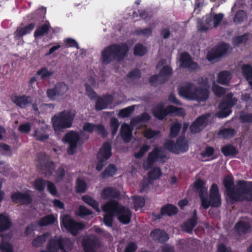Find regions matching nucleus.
<instances>
[{
	"mask_svg": "<svg viewBox=\"0 0 252 252\" xmlns=\"http://www.w3.org/2000/svg\"><path fill=\"white\" fill-rule=\"evenodd\" d=\"M209 85L206 79H202L201 81L195 85L190 82H186L178 89V93L185 99L204 101L209 97Z\"/></svg>",
	"mask_w": 252,
	"mask_h": 252,
	"instance_id": "obj_1",
	"label": "nucleus"
},
{
	"mask_svg": "<svg viewBox=\"0 0 252 252\" xmlns=\"http://www.w3.org/2000/svg\"><path fill=\"white\" fill-rule=\"evenodd\" d=\"M102 210L106 213L104 216L103 221L107 226L112 225L113 216H116L120 222L125 224L130 221L131 213L130 210L116 201L112 200L106 203L103 206Z\"/></svg>",
	"mask_w": 252,
	"mask_h": 252,
	"instance_id": "obj_2",
	"label": "nucleus"
},
{
	"mask_svg": "<svg viewBox=\"0 0 252 252\" xmlns=\"http://www.w3.org/2000/svg\"><path fill=\"white\" fill-rule=\"evenodd\" d=\"M223 184L228 196L234 200H252V183L239 181L237 186L233 187V180L231 177H226Z\"/></svg>",
	"mask_w": 252,
	"mask_h": 252,
	"instance_id": "obj_3",
	"label": "nucleus"
},
{
	"mask_svg": "<svg viewBox=\"0 0 252 252\" xmlns=\"http://www.w3.org/2000/svg\"><path fill=\"white\" fill-rule=\"evenodd\" d=\"M194 187L196 190L198 191L201 199V204L205 209H207L210 206L213 207H219L221 204L220 195L219 193V189L217 186L212 184L210 193L209 199L207 198L208 187L205 186V183L201 180H198L194 183Z\"/></svg>",
	"mask_w": 252,
	"mask_h": 252,
	"instance_id": "obj_4",
	"label": "nucleus"
},
{
	"mask_svg": "<svg viewBox=\"0 0 252 252\" xmlns=\"http://www.w3.org/2000/svg\"><path fill=\"white\" fill-rule=\"evenodd\" d=\"M128 50L125 44L110 45L101 52L100 61L104 64H108L114 60L120 61L124 58Z\"/></svg>",
	"mask_w": 252,
	"mask_h": 252,
	"instance_id": "obj_5",
	"label": "nucleus"
},
{
	"mask_svg": "<svg viewBox=\"0 0 252 252\" xmlns=\"http://www.w3.org/2000/svg\"><path fill=\"white\" fill-rule=\"evenodd\" d=\"M74 114L71 111H64L54 115L52 123L56 132L71 127L74 119Z\"/></svg>",
	"mask_w": 252,
	"mask_h": 252,
	"instance_id": "obj_6",
	"label": "nucleus"
},
{
	"mask_svg": "<svg viewBox=\"0 0 252 252\" xmlns=\"http://www.w3.org/2000/svg\"><path fill=\"white\" fill-rule=\"evenodd\" d=\"M73 248L72 242L67 238L55 237L50 240L46 246V250H42L40 252H68Z\"/></svg>",
	"mask_w": 252,
	"mask_h": 252,
	"instance_id": "obj_7",
	"label": "nucleus"
},
{
	"mask_svg": "<svg viewBox=\"0 0 252 252\" xmlns=\"http://www.w3.org/2000/svg\"><path fill=\"white\" fill-rule=\"evenodd\" d=\"M94 80L93 78H91L88 80V83L86 84V94L92 99L97 98L95 103V109L98 110H101L107 108L112 103L113 98L111 95L105 96L103 98H98L95 93L90 86V85L94 86Z\"/></svg>",
	"mask_w": 252,
	"mask_h": 252,
	"instance_id": "obj_8",
	"label": "nucleus"
},
{
	"mask_svg": "<svg viewBox=\"0 0 252 252\" xmlns=\"http://www.w3.org/2000/svg\"><path fill=\"white\" fill-rule=\"evenodd\" d=\"M89 138V135L83 131L80 134L74 131L67 133L64 137V141L68 144V154L72 155L76 152L78 146Z\"/></svg>",
	"mask_w": 252,
	"mask_h": 252,
	"instance_id": "obj_9",
	"label": "nucleus"
},
{
	"mask_svg": "<svg viewBox=\"0 0 252 252\" xmlns=\"http://www.w3.org/2000/svg\"><path fill=\"white\" fill-rule=\"evenodd\" d=\"M153 113L154 116L159 120L163 119L168 114L180 116L185 115L183 108H177L172 105L168 106L165 108L163 103H159L155 106L153 109Z\"/></svg>",
	"mask_w": 252,
	"mask_h": 252,
	"instance_id": "obj_10",
	"label": "nucleus"
},
{
	"mask_svg": "<svg viewBox=\"0 0 252 252\" xmlns=\"http://www.w3.org/2000/svg\"><path fill=\"white\" fill-rule=\"evenodd\" d=\"M157 68L159 71L158 75H153L150 79V82L153 85L164 82L172 73L171 67L164 60H160L158 62Z\"/></svg>",
	"mask_w": 252,
	"mask_h": 252,
	"instance_id": "obj_11",
	"label": "nucleus"
},
{
	"mask_svg": "<svg viewBox=\"0 0 252 252\" xmlns=\"http://www.w3.org/2000/svg\"><path fill=\"white\" fill-rule=\"evenodd\" d=\"M237 101V99L232 97V94H228L225 99L220 103L217 116L220 118L228 116L232 112L231 107L236 103Z\"/></svg>",
	"mask_w": 252,
	"mask_h": 252,
	"instance_id": "obj_12",
	"label": "nucleus"
},
{
	"mask_svg": "<svg viewBox=\"0 0 252 252\" xmlns=\"http://www.w3.org/2000/svg\"><path fill=\"white\" fill-rule=\"evenodd\" d=\"M223 15L221 14L207 15L204 22H198L197 28L201 32H206L216 27L221 22Z\"/></svg>",
	"mask_w": 252,
	"mask_h": 252,
	"instance_id": "obj_13",
	"label": "nucleus"
},
{
	"mask_svg": "<svg viewBox=\"0 0 252 252\" xmlns=\"http://www.w3.org/2000/svg\"><path fill=\"white\" fill-rule=\"evenodd\" d=\"M164 147L169 151L174 153L184 152L188 149L187 141L183 138H179L176 143L171 140H168L165 143Z\"/></svg>",
	"mask_w": 252,
	"mask_h": 252,
	"instance_id": "obj_14",
	"label": "nucleus"
},
{
	"mask_svg": "<svg viewBox=\"0 0 252 252\" xmlns=\"http://www.w3.org/2000/svg\"><path fill=\"white\" fill-rule=\"evenodd\" d=\"M62 224L73 235H76L78 230L84 227L83 224L74 221L67 215L62 217Z\"/></svg>",
	"mask_w": 252,
	"mask_h": 252,
	"instance_id": "obj_15",
	"label": "nucleus"
},
{
	"mask_svg": "<svg viewBox=\"0 0 252 252\" xmlns=\"http://www.w3.org/2000/svg\"><path fill=\"white\" fill-rule=\"evenodd\" d=\"M36 165L42 172L47 175H50L54 169L53 163L49 160V158L44 154H40L36 159Z\"/></svg>",
	"mask_w": 252,
	"mask_h": 252,
	"instance_id": "obj_16",
	"label": "nucleus"
},
{
	"mask_svg": "<svg viewBox=\"0 0 252 252\" xmlns=\"http://www.w3.org/2000/svg\"><path fill=\"white\" fill-rule=\"evenodd\" d=\"M111 156V146L108 143H106L102 146L99 153L97 154L98 163L96 166V169L100 171L106 160Z\"/></svg>",
	"mask_w": 252,
	"mask_h": 252,
	"instance_id": "obj_17",
	"label": "nucleus"
},
{
	"mask_svg": "<svg viewBox=\"0 0 252 252\" xmlns=\"http://www.w3.org/2000/svg\"><path fill=\"white\" fill-rule=\"evenodd\" d=\"M231 50V48L229 45L221 43L208 52L207 59L209 61H213L216 58L230 52Z\"/></svg>",
	"mask_w": 252,
	"mask_h": 252,
	"instance_id": "obj_18",
	"label": "nucleus"
},
{
	"mask_svg": "<svg viewBox=\"0 0 252 252\" xmlns=\"http://www.w3.org/2000/svg\"><path fill=\"white\" fill-rule=\"evenodd\" d=\"M165 156V153L161 148H155L149 154L147 160L143 163V167L145 169H149L154 162L162 159Z\"/></svg>",
	"mask_w": 252,
	"mask_h": 252,
	"instance_id": "obj_19",
	"label": "nucleus"
},
{
	"mask_svg": "<svg viewBox=\"0 0 252 252\" xmlns=\"http://www.w3.org/2000/svg\"><path fill=\"white\" fill-rule=\"evenodd\" d=\"M85 252H95L94 249L99 246L98 239L94 236H86L82 242Z\"/></svg>",
	"mask_w": 252,
	"mask_h": 252,
	"instance_id": "obj_20",
	"label": "nucleus"
},
{
	"mask_svg": "<svg viewBox=\"0 0 252 252\" xmlns=\"http://www.w3.org/2000/svg\"><path fill=\"white\" fill-rule=\"evenodd\" d=\"M210 115L207 114L198 118L190 126V130L192 133H197L202 130L206 126L207 119Z\"/></svg>",
	"mask_w": 252,
	"mask_h": 252,
	"instance_id": "obj_21",
	"label": "nucleus"
},
{
	"mask_svg": "<svg viewBox=\"0 0 252 252\" xmlns=\"http://www.w3.org/2000/svg\"><path fill=\"white\" fill-rule=\"evenodd\" d=\"M82 129L84 131L92 133L94 131L105 136L107 135L104 127L101 125H96L91 123H85L83 124Z\"/></svg>",
	"mask_w": 252,
	"mask_h": 252,
	"instance_id": "obj_22",
	"label": "nucleus"
},
{
	"mask_svg": "<svg viewBox=\"0 0 252 252\" xmlns=\"http://www.w3.org/2000/svg\"><path fill=\"white\" fill-rule=\"evenodd\" d=\"M180 64L182 67L188 68L191 70H195L198 67L197 63L191 60L190 56L187 53L181 55Z\"/></svg>",
	"mask_w": 252,
	"mask_h": 252,
	"instance_id": "obj_23",
	"label": "nucleus"
},
{
	"mask_svg": "<svg viewBox=\"0 0 252 252\" xmlns=\"http://www.w3.org/2000/svg\"><path fill=\"white\" fill-rule=\"evenodd\" d=\"M12 101L21 108H25L32 102V99L27 96H14L12 98Z\"/></svg>",
	"mask_w": 252,
	"mask_h": 252,
	"instance_id": "obj_24",
	"label": "nucleus"
},
{
	"mask_svg": "<svg viewBox=\"0 0 252 252\" xmlns=\"http://www.w3.org/2000/svg\"><path fill=\"white\" fill-rule=\"evenodd\" d=\"M47 126L44 123H42L40 124V127L35 130L34 136L38 140L45 141L49 137L48 134L47 133Z\"/></svg>",
	"mask_w": 252,
	"mask_h": 252,
	"instance_id": "obj_25",
	"label": "nucleus"
},
{
	"mask_svg": "<svg viewBox=\"0 0 252 252\" xmlns=\"http://www.w3.org/2000/svg\"><path fill=\"white\" fill-rule=\"evenodd\" d=\"M149 119V115L147 113H143L140 116L132 118L130 123L132 126L139 128L143 126L144 123L148 121Z\"/></svg>",
	"mask_w": 252,
	"mask_h": 252,
	"instance_id": "obj_26",
	"label": "nucleus"
},
{
	"mask_svg": "<svg viewBox=\"0 0 252 252\" xmlns=\"http://www.w3.org/2000/svg\"><path fill=\"white\" fill-rule=\"evenodd\" d=\"M12 200L16 202H21L23 204H28L31 202V198L30 195L25 193L16 192L11 194Z\"/></svg>",
	"mask_w": 252,
	"mask_h": 252,
	"instance_id": "obj_27",
	"label": "nucleus"
},
{
	"mask_svg": "<svg viewBox=\"0 0 252 252\" xmlns=\"http://www.w3.org/2000/svg\"><path fill=\"white\" fill-rule=\"evenodd\" d=\"M132 129L126 124H124L121 126L120 134L122 138L126 142H129L132 136Z\"/></svg>",
	"mask_w": 252,
	"mask_h": 252,
	"instance_id": "obj_28",
	"label": "nucleus"
},
{
	"mask_svg": "<svg viewBox=\"0 0 252 252\" xmlns=\"http://www.w3.org/2000/svg\"><path fill=\"white\" fill-rule=\"evenodd\" d=\"M235 228L240 233L249 232L251 231L249 221L247 219L241 220L236 224Z\"/></svg>",
	"mask_w": 252,
	"mask_h": 252,
	"instance_id": "obj_29",
	"label": "nucleus"
},
{
	"mask_svg": "<svg viewBox=\"0 0 252 252\" xmlns=\"http://www.w3.org/2000/svg\"><path fill=\"white\" fill-rule=\"evenodd\" d=\"M101 195L102 198L105 199L116 198L118 197L119 193L115 189L108 187L102 190Z\"/></svg>",
	"mask_w": 252,
	"mask_h": 252,
	"instance_id": "obj_30",
	"label": "nucleus"
},
{
	"mask_svg": "<svg viewBox=\"0 0 252 252\" xmlns=\"http://www.w3.org/2000/svg\"><path fill=\"white\" fill-rule=\"evenodd\" d=\"M11 225V222L8 216L5 213L0 215V232L8 229Z\"/></svg>",
	"mask_w": 252,
	"mask_h": 252,
	"instance_id": "obj_31",
	"label": "nucleus"
},
{
	"mask_svg": "<svg viewBox=\"0 0 252 252\" xmlns=\"http://www.w3.org/2000/svg\"><path fill=\"white\" fill-rule=\"evenodd\" d=\"M57 216L49 215L43 217L38 221V224L41 226L51 225L57 221Z\"/></svg>",
	"mask_w": 252,
	"mask_h": 252,
	"instance_id": "obj_32",
	"label": "nucleus"
},
{
	"mask_svg": "<svg viewBox=\"0 0 252 252\" xmlns=\"http://www.w3.org/2000/svg\"><path fill=\"white\" fill-rule=\"evenodd\" d=\"M231 78V73L229 71H223L218 74L217 82L222 85H227Z\"/></svg>",
	"mask_w": 252,
	"mask_h": 252,
	"instance_id": "obj_33",
	"label": "nucleus"
},
{
	"mask_svg": "<svg viewBox=\"0 0 252 252\" xmlns=\"http://www.w3.org/2000/svg\"><path fill=\"white\" fill-rule=\"evenodd\" d=\"M242 70L243 75L252 88V66L249 64H244L242 66Z\"/></svg>",
	"mask_w": 252,
	"mask_h": 252,
	"instance_id": "obj_34",
	"label": "nucleus"
},
{
	"mask_svg": "<svg viewBox=\"0 0 252 252\" xmlns=\"http://www.w3.org/2000/svg\"><path fill=\"white\" fill-rule=\"evenodd\" d=\"M151 235L154 239L159 241H165L168 239L167 234L164 231L160 230H155L152 231Z\"/></svg>",
	"mask_w": 252,
	"mask_h": 252,
	"instance_id": "obj_35",
	"label": "nucleus"
},
{
	"mask_svg": "<svg viewBox=\"0 0 252 252\" xmlns=\"http://www.w3.org/2000/svg\"><path fill=\"white\" fill-rule=\"evenodd\" d=\"M50 234L46 233L42 235L35 238L32 241V245L34 247H39L41 246L47 239L50 236Z\"/></svg>",
	"mask_w": 252,
	"mask_h": 252,
	"instance_id": "obj_36",
	"label": "nucleus"
},
{
	"mask_svg": "<svg viewBox=\"0 0 252 252\" xmlns=\"http://www.w3.org/2000/svg\"><path fill=\"white\" fill-rule=\"evenodd\" d=\"M34 26L33 24H30L27 26L18 29L16 32V36L21 37L30 33L33 29Z\"/></svg>",
	"mask_w": 252,
	"mask_h": 252,
	"instance_id": "obj_37",
	"label": "nucleus"
},
{
	"mask_svg": "<svg viewBox=\"0 0 252 252\" xmlns=\"http://www.w3.org/2000/svg\"><path fill=\"white\" fill-rule=\"evenodd\" d=\"M50 28L48 22L39 26L34 32V36L36 38L37 37L41 36L47 33Z\"/></svg>",
	"mask_w": 252,
	"mask_h": 252,
	"instance_id": "obj_38",
	"label": "nucleus"
},
{
	"mask_svg": "<svg viewBox=\"0 0 252 252\" xmlns=\"http://www.w3.org/2000/svg\"><path fill=\"white\" fill-rule=\"evenodd\" d=\"M137 106L135 105H131L129 107L122 109L119 111L118 116L120 118H125L129 117L134 111L135 108Z\"/></svg>",
	"mask_w": 252,
	"mask_h": 252,
	"instance_id": "obj_39",
	"label": "nucleus"
},
{
	"mask_svg": "<svg viewBox=\"0 0 252 252\" xmlns=\"http://www.w3.org/2000/svg\"><path fill=\"white\" fill-rule=\"evenodd\" d=\"M196 223V212L194 211V216L192 219L189 220L187 222L185 223L183 229L188 232L190 233L192 231L194 226Z\"/></svg>",
	"mask_w": 252,
	"mask_h": 252,
	"instance_id": "obj_40",
	"label": "nucleus"
},
{
	"mask_svg": "<svg viewBox=\"0 0 252 252\" xmlns=\"http://www.w3.org/2000/svg\"><path fill=\"white\" fill-rule=\"evenodd\" d=\"M83 200L98 212L100 211L98 203L91 197L86 195L82 197Z\"/></svg>",
	"mask_w": 252,
	"mask_h": 252,
	"instance_id": "obj_41",
	"label": "nucleus"
},
{
	"mask_svg": "<svg viewBox=\"0 0 252 252\" xmlns=\"http://www.w3.org/2000/svg\"><path fill=\"white\" fill-rule=\"evenodd\" d=\"M177 213V209L172 205H168L161 209V214L162 215L166 214L171 216Z\"/></svg>",
	"mask_w": 252,
	"mask_h": 252,
	"instance_id": "obj_42",
	"label": "nucleus"
},
{
	"mask_svg": "<svg viewBox=\"0 0 252 252\" xmlns=\"http://www.w3.org/2000/svg\"><path fill=\"white\" fill-rule=\"evenodd\" d=\"M247 18L246 12L243 10L238 11L233 18V21L236 24H239Z\"/></svg>",
	"mask_w": 252,
	"mask_h": 252,
	"instance_id": "obj_43",
	"label": "nucleus"
},
{
	"mask_svg": "<svg viewBox=\"0 0 252 252\" xmlns=\"http://www.w3.org/2000/svg\"><path fill=\"white\" fill-rule=\"evenodd\" d=\"M235 134V130L232 128H224L219 133V136L223 138H231Z\"/></svg>",
	"mask_w": 252,
	"mask_h": 252,
	"instance_id": "obj_44",
	"label": "nucleus"
},
{
	"mask_svg": "<svg viewBox=\"0 0 252 252\" xmlns=\"http://www.w3.org/2000/svg\"><path fill=\"white\" fill-rule=\"evenodd\" d=\"M214 152V149L212 147H207L202 152L201 156L204 160H208L213 158Z\"/></svg>",
	"mask_w": 252,
	"mask_h": 252,
	"instance_id": "obj_45",
	"label": "nucleus"
},
{
	"mask_svg": "<svg viewBox=\"0 0 252 252\" xmlns=\"http://www.w3.org/2000/svg\"><path fill=\"white\" fill-rule=\"evenodd\" d=\"M221 152L226 156H235L237 153L236 149L231 145H227L222 147L221 148Z\"/></svg>",
	"mask_w": 252,
	"mask_h": 252,
	"instance_id": "obj_46",
	"label": "nucleus"
},
{
	"mask_svg": "<svg viewBox=\"0 0 252 252\" xmlns=\"http://www.w3.org/2000/svg\"><path fill=\"white\" fill-rule=\"evenodd\" d=\"M55 88L59 97L63 96L68 90V86L64 83H61L57 84Z\"/></svg>",
	"mask_w": 252,
	"mask_h": 252,
	"instance_id": "obj_47",
	"label": "nucleus"
},
{
	"mask_svg": "<svg viewBox=\"0 0 252 252\" xmlns=\"http://www.w3.org/2000/svg\"><path fill=\"white\" fill-rule=\"evenodd\" d=\"M143 135L147 139L157 137L159 134L158 130H154L151 128H147L143 131Z\"/></svg>",
	"mask_w": 252,
	"mask_h": 252,
	"instance_id": "obj_48",
	"label": "nucleus"
},
{
	"mask_svg": "<svg viewBox=\"0 0 252 252\" xmlns=\"http://www.w3.org/2000/svg\"><path fill=\"white\" fill-rule=\"evenodd\" d=\"M250 38V35L248 34L238 36L233 38V43L235 46L238 45L240 44L245 43Z\"/></svg>",
	"mask_w": 252,
	"mask_h": 252,
	"instance_id": "obj_49",
	"label": "nucleus"
},
{
	"mask_svg": "<svg viewBox=\"0 0 252 252\" xmlns=\"http://www.w3.org/2000/svg\"><path fill=\"white\" fill-rule=\"evenodd\" d=\"M133 207L137 210L138 208L143 207L145 204L144 199L140 196H133L132 197Z\"/></svg>",
	"mask_w": 252,
	"mask_h": 252,
	"instance_id": "obj_50",
	"label": "nucleus"
},
{
	"mask_svg": "<svg viewBox=\"0 0 252 252\" xmlns=\"http://www.w3.org/2000/svg\"><path fill=\"white\" fill-rule=\"evenodd\" d=\"M110 127L111 130L112 134L115 135L119 127V122L116 118H112L110 122Z\"/></svg>",
	"mask_w": 252,
	"mask_h": 252,
	"instance_id": "obj_51",
	"label": "nucleus"
},
{
	"mask_svg": "<svg viewBox=\"0 0 252 252\" xmlns=\"http://www.w3.org/2000/svg\"><path fill=\"white\" fill-rule=\"evenodd\" d=\"M181 128V124L178 122L174 123L170 128V136L172 137H176L177 135Z\"/></svg>",
	"mask_w": 252,
	"mask_h": 252,
	"instance_id": "obj_52",
	"label": "nucleus"
},
{
	"mask_svg": "<svg viewBox=\"0 0 252 252\" xmlns=\"http://www.w3.org/2000/svg\"><path fill=\"white\" fill-rule=\"evenodd\" d=\"M147 52V49L142 44H137L134 49V53L135 55L142 56L144 55Z\"/></svg>",
	"mask_w": 252,
	"mask_h": 252,
	"instance_id": "obj_53",
	"label": "nucleus"
},
{
	"mask_svg": "<svg viewBox=\"0 0 252 252\" xmlns=\"http://www.w3.org/2000/svg\"><path fill=\"white\" fill-rule=\"evenodd\" d=\"M53 73L51 70L46 67H43L38 71L37 74L40 76L41 78L44 79L50 77Z\"/></svg>",
	"mask_w": 252,
	"mask_h": 252,
	"instance_id": "obj_54",
	"label": "nucleus"
},
{
	"mask_svg": "<svg viewBox=\"0 0 252 252\" xmlns=\"http://www.w3.org/2000/svg\"><path fill=\"white\" fill-rule=\"evenodd\" d=\"M116 168L114 165L110 164L109 165L103 173L104 177L112 176L116 172Z\"/></svg>",
	"mask_w": 252,
	"mask_h": 252,
	"instance_id": "obj_55",
	"label": "nucleus"
},
{
	"mask_svg": "<svg viewBox=\"0 0 252 252\" xmlns=\"http://www.w3.org/2000/svg\"><path fill=\"white\" fill-rule=\"evenodd\" d=\"M0 250L2 252H13L12 246L9 243L2 241L0 244Z\"/></svg>",
	"mask_w": 252,
	"mask_h": 252,
	"instance_id": "obj_56",
	"label": "nucleus"
},
{
	"mask_svg": "<svg viewBox=\"0 0 252 252\" xmlns=\"http://www.w3.org/2000/svg\"><path fill=\"white\" fill-rule=\"evenodd\" d=\"M212 90L214 93L218 96H220L225 92V90L224 88L219 86L215 83H214L213 84Z\"/></svg>",
	"mask_w": 252,
	"mask_h": 252,
	"instance_id": "obj_57",
	"label": "nucleus"
},
{
	"mask_svg": "<svg viewBox=\"0 0 252 252\" xmlns=\"http://www.w3.org/2000/svg\"><path fill=\"white\" fill-rule=\"evenodd\" d=\"M46 185L45 182L41 179H38L36 180L34 183L35 189L39 191H42L44 189Z\"/></svg>",
	"mask_w": 252,
	"mask_h": 252,
	"instance_id": "obj_58",
	"label": "nucleus"
},
{
	"mask_svg": "<svg viewBox=\"0 0 252 252\" xmlns=\"http://www.w3.org/2000/svg\"><path fill=\"white\" fill-rule=\"evenodd\" d=\"M87 189V185L84 181L78 179L77 181L76 190L78 192H83Z\"/></svg>",
	"mask_w": 252,
	"mask_h": 252,
	"instance_id": "obj_59",
	"label": "nucleus"
},
{
	"mask_svg": "<svg viewBox=\"0 0 252 252\" xmlns=\"http://www.w3.org/2000/svg\"><path fill=\"white\" fill-rule=\"evenodd\" d=\"M161 175V171L158 168H155L149 173V176L151 179H156Z\"/></svg>",
	"mask_w": 252,
	"mask_h": 252,
	"instance_id": "obj_60",
	"label": "nucleus"
},
{
	"mask_svg": "<svg viewBox=\"0 0 252 252\" xmlns=\"http://www.w3.org/2000/svg\"><path fill=\"white\" fill-rule=\"evenodd\" d=\"M47 96L52 100H56L58 97V94H57V90L55 88L52 89H50L47 91Z\"/></svg>",
	"mask_w": 252,
	"mask_h": 252,
	"instance_id": "obj_61",
	"label": "nucleus"
},
{
	"mask_svg": "<svg viewBox=\"0 0 252 252\" xmlns=\"http://www.w3.org/2000/svg\"><path fill=\"white\" fill-rule=\"evenodd\" d=\"M135 33L137 35L148 37L151 34L152 30L150 28H147L143 30L138 29L135 31Z\"/></svg>",
	"mask_w": 252,
	"mask_h": 252,
	"instance_id": "obj_62",
	"label": "nucleus"
},
{
	"mask_svg": "<svg viewBox=\"0 0 252 252\" xmlns=\"http://www.w3.org/2000/svg\"><path fill=\"white\" fill-rule=\"evenodd\" d=\"M140 77V72L139 70H133L127 75V78L129 81H134Z\"/></svg>",
	"mask_w": 252,
	"mask_h": 252,
	"instance_id": "obj_63",
	"label": "nucleus"
},
{
	"mask_svg": "<svg viewBox=\"0 0 252 252\" xmlns=\"http://www.w3.org/2000/svg\"><path fill=\"white\" fill-rule=\"evenodd\" d=\"M240 119L243 122L249 123L252 122V114L242 113L240 115Z\"/></svg>",
	"mask_w": 252,
	"mask_h": 252,
	"instance_id": "obj_64",
	"label": "nucleus"
}]
</instances>
